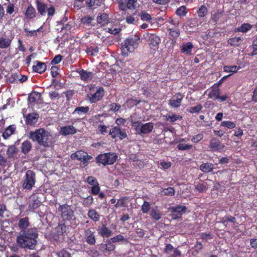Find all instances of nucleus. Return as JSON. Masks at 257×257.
I'll return each mask as SVG.
<instances>
[{
  "label": "nucleus",
  "mask_w": 257,
  "mask_h": 257,
  "mask_svg": "<svg viewBox=\"0 0 257 257\" xmlns=\"http://www.w3.org/2000/svg\"><path fill=\"white\" fill-rule=\"evenodd\" d=\"M28 137L33 142H37L40 146L45 148L51 147L54 143L51 134L43 128L30 131Z\"/></svg>",
  "instance_id": "obj_1"
},
{
  "label": "nucleus",
  "mask_w": 257,
  "mask_h": 257,
  "mask_svg": "<svg viewBox=\"0 0 257 257\" xmlns=\"http://www.w3.org/2000/svg\"><path fill=\"white\" fill-rule=\"evenodd\" d=\"M140 37L137 35H131L125 39L121 44L122 55L127 56L133 53L138 48L140 42Z\"/></svg>",
  "instance_id": "obj_2"
},
{
  "label": "nucleus",
  "mask_w": 257,
  "mask_h": 257,
  "mask_svg": "<svg viewBox=\"0 0 257 257\" xmlns=\"http://www.w3.org/2000/svg\"><path fill=\"white\" fill-rule=\"evenodd\" d=\"M36 183V174L32 170H28L22 181V185L24 189L30 191Z\"/></svg>",
  "instance_id": "obj_3"
},
{
  "label": "nucleus",
  "mask_w": 257,
  "mask_h": 257,
  "mask_svg": "<svg viewBox=\"0 0 257 257\" xmlns=\"http://www.w3.org/2000/svg\"><path fill=\"white\" fill-rule=\"evenodd\" d=\"M71 158L73 160L77 159L80 161V165L82 167L87 166L92 159V157L89 155L87 153L82 151H78L72 154Z\"/></svg>",
  "instance_id": "obj_4"
},
{
  "label": "nucleus",
  "mask_w": 257,
  "mask_h": 257,
  "mask_svg": "<svg viewBox=\"0 0 257 257\" xmlns=\"http://www.w3.org/2000/svg\"><path fill=\"white\" fill-rule=\"evenodd\" d=\"M57 211L63 220H70L74 216L73 209L67 204L59 205Z\"/></svg>",
  "instance_id": "obj_5"
},
{
  "label": "nucleus",
  "mask_w": 257,
  "mask_h": 257,
  "mask_svg": "<svg viewBox=\"0 0 257 257\" xmlns=\"http://www.w3.org/2000/svg\"><path fill=\"white\" fill-rule=\"evenodd\" d=\"M117 156L113 153H104L96 157V162L105 166L113 164L117 159Z\"/></svg>",
  "instance_id": "obj_6"
},
{
  "label": "nucleus",
  "mask_w": 257,
  "mask_h": 257,
  "mask_svg": "<svg viewBox=\"0 0 257 257\" xmlns=\"http://www.w3.org/2000/svg\"><path fill=\"white\" fill-rule=\"evenodd\" d=\"M143 38L148 42L151 49L155 51L158 49L161 42V39L158 36L146 32L143 35Z\"/></svg>",
  "instance_id": "obj_7"
},
{
  "label": "nucleus",
  "mask_w": 257,
  "mask_h": 257,
  "mask_svg": "<svg viewBox=\"0 0 257 257\" xmlns=\"http://www.w3.org/2000/svg\"><path fill=\"white\" fill-rule=\"evenodd\" d=\"M17 241L21 244L23 247H28L32 248L36 244V239H32L30 237L25 236L21 234L20 236L18 237Z\"/></svg>",
  "instance_id": "obj_8"
},
{
  "label": "nucleus",
  "mask_w": 257,
  "mask_h": 257,
  "mask_svg": "<svg viewBox=\"0 0 257 257\" xmlns=\"http://www.w3.org/2000/svg\"><path fill=\"white\" fill-rule=\"evenodd\" d=\"M154 128V124L152 122L142 123V122L135 129L136 133L141 136L150 133Z\"/></svg>",
  "instance_id": "obj_9"
},
{
  "label": "nucleus",
  "mask_w": 257,
  "mask_h": 257,
  "mask_svg": "<svg viewBox=\"0 0 257 257\" xmlns=\"http://www.w3.org/2000/svg\"><path fill=\"white\" fill-rule=\"evenodd\" d=\"M110 135L113 139L118 137L120 140H122L127 137L125 130H121L119 127L115 126L112 128L109 132Z\"/></svg>",
  "instance_id": "obj_10"
},
{
  "label": "nucleus",
  "mask_w": 257,
  "mask_h": 257,
  "mask_svg": "<svg viewBox=\"0 0 257 257\" xmlns=\"http://www.w3.org/2000/svg\"><path fill=\"white\" fill-rule=\"evenodd\" d=\"M186 207L182 205H178L176 207H171L170 210L172 213V218L174 219L179 218L185 212Z\"/></svg>",
  "instance_id": "obj_11"
},
{
  "label": "nucleus",
  "mask_w": 257,
  "mask_h": 257,
  "mask_svg": "<svg viewBox=\"0 0 257 257\" xmlns=\"http://www.w3.org/2000/svg\"><path fill=\"white\" fill-rule=\"evenodd\" d=\"M183 98V95L180 93L174 95L172 98L169 100V104L172 107H179L181 104Z\"/></svg>",
  "instance_id": "obj_12"
},
{
  "label": "nucleus",
  "mask_w": 257,
  "mask_h": 257,
  "mask_svg": "<svg viewBox=\"0 0 257 257\" xmlns=\"http://www.w3.org/2000/svg\"><path fill=\"white\" fill-rule=\"evenodd\" d=\"M84 238L86 242L89 245H94L96 243V238L94 232L90 229L87 228L84 230Z\"/></svg>",
  "instance_id": "obj_13"
},
{
  "label": "nucleus",
  "mask_w": 257,
  "mask_h": 257,
  "mask_svg": "<svg viewBox=\"0 0 257 257\" xmlns=\"http://www.w3.org/2000/svg\"><path fill=\"white\" fill-rule=\"evenodd\" d=\"M104 95V89L99 87L95 93L90 94L88 95L91 103H94L101 99Z\"/></svg>",
  "instance_id": "obj_14"
},
{
  "label": "nucleus",
  "mask_w": 257,
  "mask_h": 257,
  "mask_svg": "<svg viewBox=\"0 0 257 257\" xmlns=\"http://www.w3.org/2000/svg\"><path fill=\"white\" fill-rule=\"evenodd\" d=\"M209 147L212 152H220L224 148V146L221 145L218 139L213 138L210 140Z\"/></svg>",
  "instance_id": "obj_15"
},
{
  "label": "nucleus",
  "mask_w": 257,
  "mask_h": 257,
  "mask_svg": "<svg viewBox=\"0 0 257 257\" xmlns=\"http://www.w3.org/2000/svg\"><path fill=\"white\" fill-rule=\"evenodd\" d=\"M98 234L102 237H109L113 233L112 231L110 230L105 224H102L99 226L97 229Z\"/></svg>",
  "instance_id": "obj_16"
},
{
  "label": "nucleus",
  "mask_w": 257,
  "mask_h": 257,
  "mask_svg": "<svg viewBox=\"0 0 257 257\" xmlns=\"http://www.w3.org/2000/svg\"><path fill=\"white\" fill-rule=\"evenodd\" d=\"M76 132V128L73 125H66L60 127V133L63 136L74 135Z\"/></svg>",
  "instance_id": "obj_17"
},
{
  "label": "nucleus",
  "mask_w": 257,
  "mask_h": 257,
  "mask_svg": "<svg viewBox=\"0 0 257 257\" xmlns=\"http://www.w3.org/2000/svg\"><path fill=\"white\" fill-rule=\"evenodd\" d=\"M46 67L47 66L45 63L35 61L33 66V69L35 72L42 74L46 71Z\"/></svg>",
  "instance_id": "obj_18"
},
{
  "label": "nucleus",
  "mask_w": 257,
  "mask_h": 257,
  "mask_svg": "<svg viewBox=\"0 0 257 257\" xmlns=\"http://www.w3.org/2000/svg\"><path fill=\"white\" fill-rule=\"evenodd\" d=\"M41 205V202L38 199L36 195H32L29 201V208L30 210H34Z\"/></svg>",
  "instance_id": "obj_19"
},
{
  "label": "nucleus",
  "mask_w": 257,
  "mask_h": 257,
  "mask_svg": "<svg viewBox=\"0 0 257 257\" xmlns=\"http://www.w3.org/2000/svg\"><path fill=\"white\" fill-rule=\"evenodd\" d=\"M141 118L140 115L136 113L131 115L130 121L134 130L137 128V127L141 123Z\"/></svg>",
  "instance_id": "obj_20"
},
{
  "label": "nucleus",
  "mask_w": 257,
  "mask_h": 257,
  "mask_svg": "<svg viewBox=\"0 0 257 257\" xmlns=\"http://www.w3.org/2000/svg\"><path fill=\"white\" fill-rule=\"evenodd\" d=\"M39 117V115L37 113H29L27 115L26 122L28 124L33 125L37 122Z\"/></svg>",
  "instance_id": "obj_21"
},
{
  "label": "nucleus",
  "mask_w": 257,
  "mask_h": 257,
  "mask_svg": "<svg viewBox=\"0 0 257 257\" xmlns=\"http://www.w3.org/2000/svg\"><path fill=\"white\" fill-rule=\"evenodd\" d=\"M13 38L12 37H0V48H10Z\"/></svg>",
  "instance_id": "obj_22"
},
{
  "label": "nucleus",
  "mask_w": 257,
  "mask_h": 257,
  "mask_svg": "<svg viewBox=\"0 0 257 257\" xmlns=\"http://www.w3.org/2000/svg\"><path fill=\"white\" fill-rule=\"evenodd\" d=\"M36 4L39 13L41 16H45L48 9L47 5L39 0H36Z\"/></svg>",
  "instance_id": "obj_23"
},
{
  "label": "nucleus",
  "mask_w": 257,
  "mask_h": 257,
  "mask_svg": "<svg viewBox=\"0 0 257 257\" xmlns=\"http://www.w3.org/2000/svg\"><path fill=\"white\" fill-rule=\"evenodd\" d=\"M78 73L81 77V79L83 81H89L93 78V73L91 72L81 69Z\"/></svg>",
  "instance_id": "obj_24"
},
{
  "label": "nucleus",
  "mask_w": 257,
  "mask_h": 257,
  "mask_svg": "<svg viewBox=\"0 0 257 257\" xmlns=\"http://www.w3.org/2000/svg\"><path fill=\"white\" fill-rule=\"evenodd\" d=\"M30 225L29 218L28 217L22 218L19 220L18 226L22 230H24Z\"/></svg>",
  "instance_id": "obj_25"
},
{
  "label": "nucleus",
  "mask_w": 257,
  "mask_h": 257,
  "mask_svg": "<svg viewBox=\"0 0 257 257\" xmlns=\"http://www.w3.org/2000/svg\"><path fill=\"white\" fill-rule=\"evenodd\" d=\"M21 148L22 153L26 155L31 150L32 145L29 141L26 140L22 143Z\"/></svg>",
  "instance_id": "obj_26"
},
{
  "label": "nucleus",
  "mask_w": 257,
  "mask_h": 257,
  "mask_svg": "<svg viewBox=\"0 0 257 257\" xmlns=\"http://www.w3.org/2000/svg\"><path fill=\"white\" fill-rule=\"evenodd\" d=\"M87 215L88 217L94 222H97L100 220V215L94 209H90L88 210Z\"/></svg>",
  "instance_id": "obj_27"
},
{
  "label": "nucleus",
  "mask_w": 257,
  "mask_h": 257,
  "mask_svg": "<svg viewBox=\"0 0 257 257\" xmlns=\"http://www.w3.org/2000/svg\"><path fill=\"white\" fill-rule=\"evenodd\" d=\"M22 235L30 237L32 239H36L38 236L37 230L35 228H29L23 232Z\"/></svg>",
  "instance_id": "obj_28"
},
{
  "label": "nucleus",
  "mask_w": 257,
  "mask_h": 257,
  "mask_svg": "<svg viewBox=\"0 0 257 257\" xmlns=\"http://www.w3.org/2000/svg\"><path fill=\"white\" fill-rule=\"evenodd\" d=\"M25 15L28 19L34 18L36 16V11L34 7L31 5H29L25 13Z\"/></svg>",
  "instance_id": "obj_29"
},
{
  "label": "nucleus",
  "mask_w": 257,
  "mask_h": 257,
  "mask_svg": "<svg viewBox=\"0 0 257 257\" xmlns=\"http://www.w3.org/2000/svg\"><path fill=\"white\" fill-rule=\"evenodd\" d=\"M166 120L170 121V122L173 123L177 120H181L182 119V116L179 114H176L174 113H170L166 115Z\"/></svg>",
  "instance_id": "obj_30"
},
{
  "label": "nucleus",
  "mask_w": 257,
  "mask_h": 257,
  "mask_svg": "<svg viewBox=\"0 0 257 257\" xmlns=\"http://www.w3.org/2000/svg\"><path fill=\"white\" fill-rule=\"evenodd\" d=\"M16 126L15 125H11L9 126L3 133L2 136L5 139H8L12 134H13L16 130Z\"/></svg>",
  "instance_id": "obj_31"
},
{
  "label": "nucleus",
  "mask_w": 257,
  "mask_h": 257,
  "mask_svg": "<svg viewBox=\"0 0 257 257\" xmlns=\"http://www.w3.org/2000/svg\"><path fill=\"white\" fill-rule=\"evenodd\" d=\"M193 48V46L190 42L183 44L181 47V52L186 55H190Z\"/></svg>",
  "instance_id": "obj_32"
},
{
  "label": "nucleus",
  "mask_w": 257,
  "mask_h": 257,
  "mask_svg": "<svg viewBox=\"0 0 257 257\" xmlns=\"http://www.w3.org/2000/svg\"><path fill=\"white\" fill-rule=\"evenodd\" d=\"M213 168V164L210 163H203L200 166V170L204 173L211 172Z\"/></svg>",
  "instance_id": "obj_33"
},
{
  "label": "nucleus",
  "mask_w": 257,
  "mask_h": 257,
  "mask_svg": "<svg viewBox=\"0 0 257 257\" xmlns=\"http://www.w3.org/2000/svg\"><path fill=\"white\" fill-rule=\"evenodd\" d=\"M97 22L103 26L107 24L109 22L108 16L104 13L101 14L97 17Z\"/></svg>",
  "instance_id": "obj_34"
},
{
  "label": "nucleus",
  "mask_w": 257,
  "mask_h": 257,
  "mask_svg": "<svg viewBox=\"0 0 257 257\" xmlns=\"http://www.w3.org/2000/svg\"><path fill=\"white\" fill-rule=\"evenodd\" d=\"M17 149L15 146H9L7 151V155L8 158H13L14 156L17 154Z\"/></svg>",
  "instance_id": "obj_35"
},
{
  "label": "nucleus",
  "mask_w": 257,
  "mask_h": 257,
  "mask_svg": "<svg viewBox=\"0 0 257 257\" xmlns=\"http://www.w3.org/2000/svg\"><path fill=\"white\" fill-rule=\"evenodd\" d=\"M89 110V107L86 106H79L77 107L74 111L73 112V114L77 113L79 115H81L86 113Z\"/></svg>",
  "instance_id": "obj_36"
},
{
  "label": "nucleus",
  "mask_w": 257,
  "mask_h": 257,
  "mask_svg": "<svg viewBox=\"0 0 257 257\" xmlns=\"http://www.w3.org/2000/svg\"><path fill=\"white\" fill-rule=\"evenodd\" d=\"M102 2V0H87L85 2V4L86 7L90 9L95 6H99Z\"/></svg>",
  "instance_id": "obj_37"
},
{
  "label": "nucleus",
  "mask_w": 257,
  "mask_h": 257,
  "mask_svg": "<svg viewBox=\"0 0 257 257\" xmlns=\"http://www.w3.org/2000/svg\"><path fill=\"white\" fill-rule=\"evenodd\" d=\"M195 189L199 192H205L207 190V185L206 183L200 182L197 183L195 186Z\"/></svg>",
  "instance_id": "obj_38"
},
{
  "label": "nucleus",
  "mask_w": 257,
  "mask_h": 257,
  "mask_svg": "<svg viewBox=\"0 0 257 257\" xmlns=\"http://www.w3.org/2000/svg\"><path fill=\"white\" fill-rule=\"evenodd\" d=\"M243 39L240 37H234L229 39L228 40V43L231 46H238L240 44V41H242Z\"/></svg>",
  "instance_id": "obj_39"
},
{
  "label": "nucleus",
  "mask_w": 257,
  "mask_h": 257,
  "mask_svg": "<svg viewBox=\"0 0 257 257\" xmlns=\"http://www.w3.org/2000/svg\"><path fill=\"white\" fill-rule=\"evenodd\" d=\"M150 216L155 220H159L161 218V214L160 211L156 208H154L151 210Z\"/></svg>",
  "instance_id": "obj_40"
},
{
  "label": "nucleus",
  "mask_w": 257,
  "mask_h": 257,
  "mask_svg": "<svg viewBox=\"0 0 257 257\" xmlns=\"http://www.w3.org/2000/svg\"><path fill=\"white\" fill-rule=\"evenodd\" d=\"M99 49L97 46L87 47L86 49V52L88 55L95 56L97 54Z\"/></svg>",
  "instance_id": "obj_41"
},
{
  "label": "nucleus",
  "mask_w": 257,
  "mask_h": 257,
  "mask_svg": "<svg viewBox=\"0 0 257 257\" xmlns=\"http://www.w3.org/2000/svg\"><path fill=\"white\" fill-rule=\"evenodd\" d=\"M240 67H238L237 66L234 65V66H224L223 67V70L225 72H231V73H235L239 69Z\"/></svg>",
  "instance_id": "obj_42"
},
{
  "label": "nucleus",
  "mask_w": 257,
  "mask_h": 257,
  "mask_svg": "<svg viewBox=\"0 0 257 257\" xmlns=\"http://www.w3.org/2000/svg\"><path fill=\"white\" fill-rule=\"evenodd\" d=\"M251 26L248 23H244L242 24L240 27L237 28V31L240 32L242 33H246L251 29Z\"/></svg>",
  "instance_id": "obj_43"
},
{
  "label": "nucleus",
  "mask_w": 257,
  "mask_h": 257,
  "mask_svg": "<svg viewBox=\"0 0 257 257\" xmlns=\"http://www.w3.org/2000/svg\"><path fill=\"white\" fill-rule=\"evenodd\" d=\"M40 97V94L38 92H34L30 94L28 96V101L30 103L36 102Z\"/></svg>",
  "instance_id": "obj_44"
},
{
  "label": "nucleus",
  "mask_w": 257,
  "mask_h": 257,
  "mask_svg": "<svg viewBox=\"0 0 257 257\" xmlns=\"http://www.w3.org/2000/svg\"><path fill=\"white\" fill-rule=\"evenodd\" d=\"M219 89H213L209 92L208 97L210 98L217 99L219 97Z\"/></svg>",
  "instance_id": "obj_45"
},
{
  "label": "nucleus",
  "mask_w": 257,
  "mask_h": 257,
  "mask_svg": "<svg viewBox=\"0 0 257 257\" xmlns=\"http://www.w3.org/2000/svg\"><path fill=\"white\" fill-rule=\"evenodd\" d=\"M92 20H93V18L90 16H86L81 18V22L85 25L90 26L91 25Z\"/></svg>",
  "instance_id": "obj_46"
},
{
  "label": "nucleus",
  "mask_w": 257,
  "mask_h": 257,
  "mask_svg": "<svg viewBox=\"0 0 257 257\" xmlns=\"http://www.w3.org/2000/svg\"><path fill=\"white\" fill-rule=\"evenodd\" d=\"M220 125L221 126L225 127L229 129L234 128L236 126L234 122L230 121H222Z\"/></svg>",
  "instance_id": "obj_47"
},
{
  "label": "nucleus",
  "mask_w": 257,
  "mask_h": 257,
  "mask_svg": "<svg viewBox=\"0 0 257 257\" xmlns=\"http://www.w3.org/2000/svg\"><path fill=\"white\" fill-rule=\"evenodd\" d=\"M202 109L201 104H198L196 106L191 107L188 109V111L191 113H198Z\"/></svg>",
  "instance_id": "obj_48"
},
{
  "label": "nucleus",
  "mask_w": 257,
  "mask_h": 257,
  "mask_svg": "<svg viewBox=\"0 0 257 257\" xmlns=\"http://www.w3.org/2000/svg\"><path fill=\"white\" fill-rule=\"evenodd\" d=\"M175 190L172 187H168L166 189H164L163 190V195H166V196H174L175 195Z\"/></svg>",
  "instance_id": "obj_49"
},
{
  "label": "nucleus",
  "mask_w": 257,
  "mask_h": 257,
  "mask_svg": "<svg viewBox=\"0 0 257 257\" xmlns=\"http://www.w3.org/2000/svg\"><path fill=\"white\" fill-rule=\"evenodd\" d=\"M169 34L174 38H177L180 35V31L174 28H168Z\"/></svg>",
  "instance_id": "obj_50"
},
{
  "label": "nucleus",
  "mask_w": 257,
  "mask_h": 257,
  "mask_svg": "<svg viewBox=\"0 0 257 257\" xmlns=\"http://www.w3.org/2000/svg\"><path fill=\"white\" fill-rule=\"evenodd\" d=\"M235 220V218L234 217L231 216H225L221 218V222L224 224H225L228 222H234Z\"/></svg>",
  "instance_id": "obj_51"
},
{
  "label": "nucleus",
  "mask_w": 257,
  "mask_h": 257,
  "mask_svg": "<svg viewBox=\"0 0 257 257\" xmlns=\"http://www.w3.org/2000/svg\"><path fill=\"white\" fill-rule=\"evenodd\" d=\"M192 148V145L179 143L177 145V149L179 150L185 151L190 150Z\"/></svg>",
  "instance_id": "obj_52"
},
{
  "label": "nucleus",
  "mask_w": 257,
  "mask_h": 257,
  "mask_svg": "<svg viewBox=\"0 0 257 257\" xmlns=\"http://www.w3.org/2000/svg\"><path fill=\"white\" fill-rule=\"evenodd\" d=\"M203 248V245L201 242L199 241H197L194 247V251L193 252V254H197L200 250H201Z\"/></svg>",
  "instance_id": "obj_53"
},
{
  "label": "nucleus",
  "mask_w": 257,
  "mask_h": 257,
  "mask_svg": "<svg viewBox=\"0 0 257 257\" xmlns=\"http://www.w3.org/2000/svg\"><path fill=\"white\" fill-rule=\"evenodd\" d=\"M106 243L105 244L106 246L105 249L108 251H111L115 249V245L112 244V241L110 239H107L106 241Z\"/></svg>",
  "instance_id": "obj_54"
},
{
  "label": "nucleus",
  "mask_w": 257,
  "mask_h": 257,
  "mask_svg": "<svg viewBox=\"0 0 257 257\" xmlns=\"http://www.w3.org/2000/svg\"><path fill=\"white\" fill-rule=\"evenodd\" d=\"M64 239V236L63 235H59L58 234H56V233H53L51 236V240L57 242H60L63 240Z\"/></svg>",
  "instance_id": "obj_55"
},
{
  "label": "nucleus",
  "mask_w": 257,
  "mask_h": 257,
  "mask_svg": "<svg viewBox=\"0 0 257 257\" xmlns=\"http://www.w3.org/2000/svg\"><path fill=\"white\" fill-rule=\"evenodd\" d=\"M150 210V204L147 201H144L142 206L141 210L144 213H147Z\"/></svg>",
  "instance_id": "obj_56"
},
{
  "label": "nucleus",
  "mask_w": 257,
  "mask_h": 257,
  "mask_svg": "<svg viewBox=\"0 0 257 257\" xmlns=\"http://www.w3.org/2000/svg\"><path fill=\"white\" fill-rule=\"evenodd\" d=\"M58 257H71V254L65 249H62L56 253Z\"/></svg>",
  "instance_id": "obj_57"
},
{
  "label": "nucleus",
  "mask_w": 257,
  "mask_h": 257,
  "mask_svg": "<svg viewBox=\"0 0 257 257\" xmlns=\"http://www.w3.org/2000/svg\"><path fill=\"white\" fill-rule=\"evenodd\" d=\"M207 13V9L204 6H202L198 11V15L200 17H203Z\"/></svg>",
  "instance_id": "obj_58"
},
{
  "label": "nucleus",
  "mask_w": 257,
  "mask_h": 257,
  "mask_svg": "<svg viewBox=\"0 0 257 257\" xmlns=\"http://www.w3.org/2000/svg\"><path fill=\"white\" fill-rule=\"evenodd\" d=\"M109 239L111 240L112 243H115L116 242H119L125 240L124 237L121 234L117 235L113 237L110 238Z\"/></svg>",
  "instance_id": "obj_59"
},
{
  "label": "nucleus",
  "mask_w": 257,
  "mask_h": 257,
  "mask_svg": "<svg viewBox=\"0 0 257 257\" xmlns=\"http://www.w3.org/2000/svg\"><path fill=\"white\" fill-rule=\"evenodd\" d=\"M140 102V100L135 99H130L127 101V104L130 107L137 105Z\"/></svg>",
  "instance_id": "obj_60"
},
{
  "label": "nucleus",
  "mask_w": 257,
  "mask_h": 257,
  "mask_svg": "<svg viewBox=\"0 0 257 257\" xmlns=\"http://www.w3.org/2000/svg\"><path fill=\"white\" fill-rule=\"evenodd\" d=\"M186 13V7L185 6L180 7L176 11V14L178 16H184Z\"/></svg>",
  "instance_id": "obj_61"
},
{
  "label": "nucleus",
  "mask_w": 257,
  "mask_h": 257,
  "mask_svg": "<svg viewBox=\"0 0 257 257\" xmlns=\"http://www.w3.org/2000/svg\"><path fill=\"white\" fill-rule=\"evenodd\" d=\"M141 18L143 21H150L152 19L151 15L145 12H143L142 13Z\"/></svg>",
  "instance_id": "obj_62"
},
{
  "label": "nucleus",
  "mask_w": 257,
  "mask_h": 257,
  "mask_svg": "<svg viewBox=\"0 0 257 257\" xmlns=\"http://www.w3.org/2000/svg\"><path fill=\"white\" fill-rule=\"evenodd\" d=\"M62 59V56L60 55H56L54 59L51 61V64L55 65L57 64L60 62Z\"/></svg>",
  "instance_id": "obj_63"
},
{
  "label": "nucleus",
  "mask_w": 257,
  "mask_h": 257,
  "mask_svg": "<svg viewBox=\"0 0 257 257\" xmlns=\"http://www.w3.org/2000/svg\"><path fill=\"white\" fill-rule=\"evenodd\" d=\"M86 181L89 184L92 185L93 186L98 183L96 178L92 176H89L87 178Z\"/></svg>",
  "instance_id": "obj_64"
}]
</instances>
